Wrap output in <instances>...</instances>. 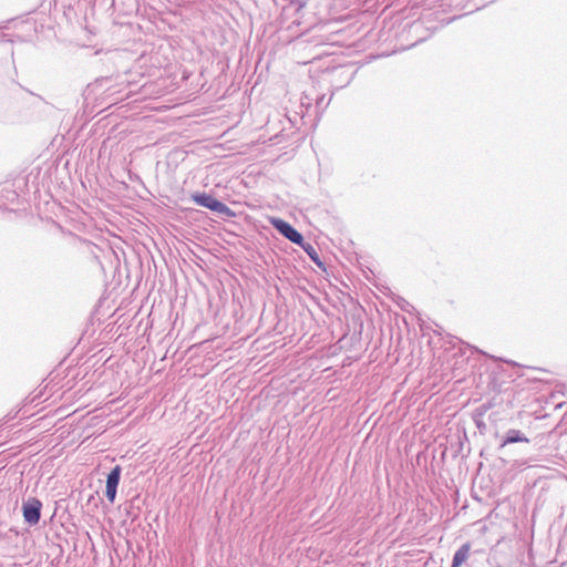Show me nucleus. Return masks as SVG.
<instances>
[{
  "instance_id": "obj_4",
  "label": "nucleus",
  "mask_w": 567,
  "mask_h": 567,
  "mask_svg": "<svg viewBox=\"0 0 567 567\" xmlns=\"http://www.w3.org/2000/svg\"><path fill=\"white\" fill-rule=\"evenodd\" d=\"M41 507L42 504L37 498H30L28 502L23 503V518L30 525H35L39 523L41 517Z\"/></svg>"
},
{
  "instance_id": "obj_1",
  "label": "nucleus",
  "mask_w": 567,
  "mask_h": 567,
  "mask_svg": "<svg viewBox=\"0 0 567 567\" xmlns=\"http://www.w3.org/2000/svg\"><path fill=\"white\" fill-rule=\"evenodd\" d=\"M449 343L451 344L452 348H454V349L457 348V352L455 353V355H465L466 351L468 350V351H471V353H478V354L484 355L491 360H494L497 362H506L509 365L518 367V364L515 361L504 360L503 358H497L495 355H491V354L484 352L483 350L478 349L477 347L472 346L467 342H464L463 340H461L457 337H451V340L449 341Z\"/></svg>"
},
{
  "instance_id": "obj_16",
  "label": "nucleus",
  "mask_w": 567,
  "mask_h": 567,
  "mask_svg": "<svg viewBox=\"0 0 567 567\" xmlns=\"http://www.w3.org/2000/svg\"><path fill=\"white\" fill-rule=\"evenodd\" d=\"M288 120H289V122H290L293 126L296 125L297 116H295V118H293V120H292V118H290V117H289Z\"/></svg>"
},
{
  "instance_id": "obj_2",
  "label": "nucleus",
  "mask_w": 567,
  "mask_h": 567,
  "mask_svg": "<svg viewBox=\"0 0 567 567\" xmlns=\"http://www.w3.org/2000/svg\"><path fill=\"white\" fill-rule=\"evenodd\" d=\"M269 221L281 236H284L292 244L297 245L303 243V235L297 230L289 221L279 217H271L269 218Z\"/></svg>"
},
{
  "instance_id": "obj_9",
  "label": "nucleus",
  "mask_w": 567,
  "mask_h": 567,
  "mask_svg": "<svg viewBox=\"0 0 567 567\" xmlns=\"http://www.w3.org/2000/svg\"><path fill=\"white\" fill-rule=\"evenodd\" d=\"M493 405L494 404L492 402H485L475 408L472 414L484 417L488 410L493 408Z\"/></svg>"
},
{
  "instance_id": "obj_3",
  "label": "nucleus",
  "mask_w": 567,
  "mask_h": 567,
  "mask_svg": "<svg viewBox=\"0 0 567 567\" xmlns=\"http://www.w3.org/2000/svg\"><path fill=\"white\" fill-rule=\"evenodd\" d=\"M516 443L528 444L529 439L520 430L509 429L502 436H499V445H498L497 450L501 454L507 455L506 447L511 444H516Z\"/></svg>"
},
{
  "instance_id": "obj_8",
  "label": "nucleus",
  "mask_w": 567,
  "mask_h": 567,
  "mask_svg": "<svg viewBox=\"0 0 567 567\" xmlns=\"http://www.w3.org/2000/svg\"><path fill=\"white\" fill-rule=\"evenodd\" d=\"M471 544H463L453 555L451 567H461L468 558Z\"/></svg>"
},
{
  "instance_id": "obj_17",
  "label": "nucleus",
  "mask_w": 567,
  "mask_h": 567,
  "mask_svg": "<svg viewBox=\"0 0 567 567\" xmlns=\"http://www.w3.org/2000/svg\"><path fill=\"white\" fill-rule=\"evenodd\" d=\"M352 78H353V74H352L351 76H349V79L347 80L346 85H347V84H349V83L351 82Z\"/></svg>"
},
{
  "instance_id": "obj_14",
  "label": "nucleus",
  "mask_w": 567,
  "mask_h": 567,
  "mask_svg": "<svg viewBox=\"0 0 567 567\" xmlns=\"http://www.w3.org/2000/svg\"><path fill=\"white\" fill-rule=\"evenodd\" d=\"M249 225H250V231H251L252 229H255V230H257V229H258L257 224H256L255 221H252V219H251V218H250Z\"/></svg>"
},
{
  "instance_id": "obj_13",
  "label": "nucleus",
  "mask_w": 567,
  "mask_h": 567,
  "mask_svg": "<svg viewBox=\"0 0 567 567\" xmlns=\"http://www.w3.org/2000/svg\"><path fill=\"white\" fill-rule=\"evenodd\" d=\"M269 123V114L267 115V120H254L252 121V124L255 125V128L254 130H259V128H262L265 125H268Z\"/></svg>"
},
{
  "instance_id": "obj_12",
  "label": "nucleus",
  "mask_w": 567,
  "mask_h": 567,
  "mask_svg": "<svg viewBox=\"0 0 567 567\" xmlns=\"http://www.w3.org/2000/svg\"><path fill=\"white\" fill-rule=\"evenodd\" d=\"M398 306L403 310V311H410V308H412V306L409 303V301H406L404 298L400 297L399 298V301H398Z\"/></svg>"
},
{
  "instance_id": "obj_5",
  "label": "nucleus",
  "mask_w": 567,
  "mask_h": 567,
  "mask_svg": "<svg viewBox=\"0 0 567 567\" xmlns=\"http://www.w3.org/2000/svg\"><path fill=\"white\" fill-rule=\"evenodd\" d=\"M193 199L197 205L206 207L216 213H225L228 210L224 203L205 193L193 195Z\"/></svg>"
},
{
  "instance_id": "obj_10",
  "label": "nucleus",
  "mask_w": 567,
  "mask_h": 567,
  "mask_svg": "<svg viewBox=\"0 0 567 567\" xmlns=\"http://www.w3.org/2000/svg\"><path fill=\"white\" fill-rule=\"evenodd\" d=\"M472 419H473V421L475 423V426L477 427L478 432L481 434H484L486 429H487V426H486V424L484 422V417L472 414Z\"/></svg>"
},
{
  "instance_id": "obj_11",
  "label": "nucleus",
  "mask_w": 567,
  "mask_h": 567,
  "mask_svg": "<svg viewBox=\"0 0 567 567\" xmlns=\"http://www.w3.org/2000/svg\"><path fill=\"white\" fill-rule=\"evenodd\" d=\"M488 386L493 390V391H496V392H501L502 391V386L501 384L497 383L496 379L493 377H489V381H488Z\"/></svg>"
},
{
  "instance_id": "obj_15",
  "label": "nucleus",
  "mask_w": 567,
  "mask_h": 567,
  "mask_svg": "<svg viewBox=\"0 0 567 567\" xmlns=\"http://www.w3.org/2000/svg\"><path fill=\"white\" fill-rule=\"evenodd\" d=\"M282 132H284V130H282L279 134H275L274 136L269 137V141H271V140H278V138H279V136H281V135H282Z\"/></svg>"
},
{
  "instance_id": "obj_6",
  "label": "nucleus",
  "mask_w": 567,
  "mask_h": 567,
  "mask_svg": "<svg viewBox=\"0 0 567 567\" xmlns=\"http://www.w3.org/2000/svg\"><path fill=\"white\" fill-rule=\"evenodd\" d=\"M121 466L116 465L107 475L105 495L110 503L115 501L116 489L121 478Z\"/></svg>"
},
{
  "instance_id": "obj_7",
  "label": "nucleus",
  "mask_w": 567,
  "mask_h": 567,
  "mask_svg": "<svg viewBox=\"0 0 567 567\" xmlns=\"http://www.w3.org/2000/svg\"><path fill=\"white\" fill-rule=\"evenodd\" d=\"M297 246H299L306 254L307 256L309 257V259L320 269H322L323 271H326V264L324 261L321 259L319 252L317 251V249L315 248V246L309 243V241H306L303 239V243H300V244H297Z\"/></svg>"
}]
</instances>
